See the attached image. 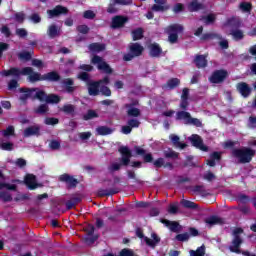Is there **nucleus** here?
<instances>
[{
  "instance_id": "f257e3e1",
  "label": "nucleus",
  "mask_w": 256,
  "mask_h": 256,
  "mask_svg": "<svg viewBox=\"0 0 256 256\" xmlns=\"http://www.w3.org/2000/svg\"><path fill=\"white\" fill-rule=\"evenodd\" d=\"M0 75H2V77H15V79H19L21 75H28L30 83H37V81L59 83V81H61V75L57 71H51L41 75L39 72H34L31 67H24L22 69H19L18 67H11L8 70H2Z\"/></svg>"
},
{
  "instance_id": "f03ea898",
  "label": "nucleus",
  "mask_w": 256,
  "mask_h": 256,
  "mask_svg": "<svg viewBox=\"0 0 256 256\" xmlns=\"http://www.w3.org/2000/svg\"><path fill=\"white\" fill-rule=\"evenodd\" d=\"M134 149H135L136 155H138L139 157H142L144 163H153L156 169H161V167H164V169H170V171H173L174 169L173 163L171 162L165 163V158L160 157L154 160L153 154L151 152L147 153V150L139 146H135Z\"/></svg>"
},
{
  "instance_id": "7ed1b4c3",
  "label": "nucleus",
  "mask_w": 256,
  "mask_h": 256,
  "mask_svg": "<svg viewBox=\"0 0 256 256\" xmlns=\"http://www.w3.org/2000/svg\"><path fill=\"white\" fill-rule=\"evenodd\" d=\"M255 153V150L250 147H242L232 149L231 155L234 159L238 160L240 165H246V163H251V161H253Z\"/></svg>"
},
{
  "instance_id": "20e7f679",
  "label": "nucleus",
  "mask_w": 256,
  "mask_h": 256,
  "mask_svg": "<svg viewBox=\"0 0 256 256\" xmlns=\"http://www.w3.org/2000/svg\"><path fill=\"white\" fill-rule=\"evenodd\" d=\"M119 153L121 154L120 163H113L111 166L108 167V170L113 173L114 171H119L121 166L127 167L131 163V157H133V153L131 149L127 146H121L118 149Z\"/></svg>"
},
{
  "instance_id": "39448f33",
  "label": "nucleus",
  "mask_w": 256,
  "mask_h": 256,
  "mask_svg": "<svg viewBox=\"0 0 256 256\" xmlns=\"http://www.w3.org/2000/svg\"><path fill=\"white\" fill-rule=\"evenodd\" d=\"M77 77L80 79V81H84V83L87 84L88 95L91 97H97V95H99L101 86L98 81L91 80V75L89 73L80 72Z\"/></svg>"
},
{
  "instance_id": "423d86ee",
  "label": "nucleus",
  "mask_w": 256,
  "mask_h": 256,
  "mask_svg": "<svg viewBox=\"0 0 256 256\" xmlns=\"http://www.w3.org/2000/svg\"><path fill=\"white\" fill-rule=\"evenodd\" d=\"M184 27L181 24H171L165 29L168 35V41L171 45H175L179 41V33H183Z\"/></svg>"
},
{
  "instance_id": "0eeeda50",
  "label": "nucleus",
  "mask_w": 256,
  "mask_h": 256,
  "mask_svg": "<svg viewBox=\"0 0 256 256\" xmlns=\"http://www.w3.org/2000/svg\"><path fill=\"white\" fill-rule=\"evenodd\" d=\"M242 233L243 228H236L233 230L234 238L232 240V245L229 246V251H231V253L241 255V245H243V238H241Z\"/></svg>"
},
{
  "instance_id": "6e6552de",
  "label": "nucleus",
  "mask_w": 256,
  "mask_h": 256,
  "mask_svg": "<svg viewBox=\"0 0 256 256\" xmlns=\"http://www.w3.org/2000/svg\"><path fill=\"white\" fill-rule=\"evenodd\" d=\"M91 64L97 65L98 71H102V73H105L106 75H112L113 73V68H111V66L107 62H105L103 57L99 55H94L91 58Z\"/></svg>"
},
{
  "instance_id": "1a4fd4ad",
  "label": "nucleus",
  "mask_w": 256,
  "mask_h": 256,
  "mask_svg": "<svg viewBox=\"0 0 256 256\" xmlns=\"http://www.w3.org/2000/svg\"><path fill=\"white\" fill-rule=\"evenodd\" d=\"M229 77V72L225 69H219L212 72L208 81L214 85H220L225 82V79Z\"/></svg>"
},
{
  "instance_id": "9d476101",
  "label": "nucleus",
  "mask_w": 256,
  "mask_h": 256,
  "mask_svg": "<svg viewBox=\"0 0 256 256\" xmlns=\"http://www.w3.org/2000/svg\"><path fill=\"white\" fill-rule=\"evenodd\" d=\"M59 181L66 183L67 189H75L79 185V180L67 173L60 175Z\"/></svg>"
},
{
  "instance_id": "9b49d317",
  "label": "nucleus",
  "mask_w": 256,
  "mask_h": 256,
  "mask_svg": "<svg viewBox=\"0 0 256 256\" xmlns=\"http://www.w3.org/2000/svg\"><path fill=\"white\" fill-rule=\"evenodd\" d=\"M126 23H129V17L123 15H116L112 18L111 28L121 29L125 27Z\"/></svg>"
},
{
  "instance_id": "f8f14e48",
  "label": "nucleus",
  "mask_w": 256,
  "mask_h": 256,
  "mask_svg": "<svg viewBox=\"0 0 256 256\" xmlns=\"http://www.w3.org/2000/svg\"><path fill=\"white\" fill-rule=\"evenodd\" d=\"M61 84L65 93H68V95H73L77 91V86H75V80L73 78H65L61 81Z\"/></svg>"
},
{
  "instance_id": "ddd939ff",
  "label": "nucleus",
  "mask_w": 256,
  "mask_h": 256,
  "mask_svg": "<svg viewBox=\"0 0 256 256\" xmlns=\"http://www.w3.org/2000/svg\"><path fill=\"white\" fill-rule=\"evenodd\" d=\"M67 13H69V9L62 5H57L52 10H47V14L50 19L59 17L61 15H67Z\"/></svg>"
},
{
  "instance_id": "4468645a",
  "label": "nucleus",
  "mask_w": 256,
  "mask_h": 256,
  "mask_svg": "<svg viewBox=\"0 0 256 256\" xmlns=\"http://www.w3.org/2000/svg\"><path fill=\"white\" fill-rule=\"evenodd\" d=\"M236 89L238 91V93H240V95L244 98L247 99V97H250L253 89L251 88V86H249V84H247L246 82H239L236 84Z\"/></svg>"
},
{
  "instance_id": "2eb2a0df",
  "label": "nucleus",
  "mask_w": 256,
  "mask_h": 256,
  "mask_svg": "<svg viewBox=\"0 0 256 256\" xmlns=\"http://www.w3.org/2000/svg\"><path fill=\"white\" fill-rule=\"evenodd\" d=\"M190 141L193 145V147H196V149H200V151H209V147L205 146L203 143V138L197 134H193L192 137L190 138Z\"/></svg>"
},
{
  "instance_id": "dca6fc26",
  "label": "nucleus",
  "mask_w": 256,
  "mask_h": 256,
  "mask_svg": "<svg viewBox=\"0 0 256 256\" xmlns=\"http://www.w3.org/2000/svg\"><path fill=\"white\" fill-rule=\"evenodd\" d=\"M135 105H137V101L124 104V109H127L128 117H141V110L139 108H135Z\"/></svg>"
},
{
  "instance_id": "f3484780",
  "label": "nucleus",
  "mask_w": 256,
  "mask_h": 256,
  "mask_svg": "<svg viewBox=\"0 0 256 256\" xmlns=\"http://www.w3.org/2000/svg\"><path fill=\"white\" fill-rule=\"evenodd\" d=\"M24 183L30 191H35V189L39 187V183H37V176L33 174H27L24 178Z\"/></svg>"
},
{
  "instance_id": "a211bd4d",
  "label": "nucleus",
  "mask_w": 256,
  "mask_h": 256,
  "mask_svg": "<svg viewBox=\"0 0 256 256\" xmlns=\"http://www.w3.org/2000/svg\"><path fill=\"white\" fill-rule=\"evenodd\" d=\"M160 223L168 227L172 231V233H179L181 231V225L177 221H171L168 219H160Z\"/></svg>"
},
{
  "instance_id": "6ab92c4d",
  "label": "nucleus",
  "mask_w": 256,
  "mask_h": 256,
  "mask_svg": "<svg viewBox=\"0 0 256 256\" xmlns=\"http://www.w3.org/2000/svg\"><path fill=\"white\" fill-rule=\"evenodd\" d=\"M149 49V56L152 58H158L161 57V54L163 53V48H161V45L158 43H152L148 46Z\"/></svg>"
},
{
  "instance_id": "aec40b11",
  "label": "nucleus",
  "mask_w": 256,
  "mask_h": 256,
  "mask_svg": "<svg viewBox=\"0 0 256 256\" xmlns=\"http://www.w3.org/2000/svg\"><path fill=\"white\" fill-rule=\"evenodd\" d=\"M243 22L240 18L232 16L224 22V27H231L232 29H240Z\"/></svg>"
},
{
  "instance_id": "412c9836",
  "label": "nucleus",
  "mask_w": 256,
  "mask_h": 256,
  "mask_svg": "<svg viewBox=\"0 0 256 256\" xmlns=\"http://www.w3.org/2000/svg\"><path fill=\"white\" fill-rule=\"evenodd\" d=\"M24 137H39L41 135V127L39 125L29 126L24 130Z\"/></svg>"
},
{
  "instance_id": "4be33fe9",
  "label": "nucleus",
  "mask_w": 256,
  "mask_h": 256,
  "mask_svg": "<svg viewBox=\"0 0 256 256\" xmlns=\"http://www.w3.org/2000/svg\"><path fill=\"white\" fill-rule=\"evenodd\" d=\"M151 238L145 236L144 241L148 247H151V249H155L157 247L158 243H161V238L157 235V233H152Z\"/></svg>"
},
{
  "instance_id": "5701e85b",
  "label": "nucleus",
  "mask_w": 256,
  "mask_h": 256,
  "mask_svg": "<svg viewBox=\"0 0 256 256\" xmlns=\"http://www.w3.org/2000/svg\"><path fill=\"white\" fill-rule=\"evenodd\" d=\"M197 69H205L208 65L207 56L197 54L193 60Z\"/></svg>"
},
{
  "instance_id": "b1692460",
  "label": "nucleus",
  "mask_w": 256,
  "mask_h": 256,
  "mask_svg": "<svg viewBox=\"0 0 256 256\" xmlns=\"http://www.w3.org/2000/svg\"><path fill=\"white\" fill-rule=\"evenodd\" d=\"M107 49L105 43L94 42L88 45V50L91 53H103Z\"/></svg>"
},
{
  "instance_id": "393cba45",
  "label": "nucleus",
  "mask_w": 256,
  "mask_h": 256,
  "mask_svg": "<svg viewBox=\"0 0 256 256\" xmlns=\"http://www.w3.org/2000/svg\"><path fill=\"white\" fill-rule=\"evenodd\" d=\"M191 119V113L186 110H181L176 112V121H183L184 125H189V121Z\"/></svg>"
},
{
  "instance_id": "a878e982",
  "label": "nucleus",
  "mask_w": 256,
  "mask_h": 256,
  "mask_svg": "<svg viewBox=\"0 0 256 256\" xmlns=\"http://www.w3.org/2000/svg\"><path fill=\"white\" fill-rule=\"evenodd\" d=\"M35 91H38V88H20V93H25L20 96V101H27L29 98L33 99Z\"/></svg>"
},
{
  "instance_id": "bb28decb",
  "label": "nucleus",
  "mask_w": 256,
  "mask_h": 256,
  "mask_svg": "<svg viewBox=\"0 0 256 256\" xmlns=\"http://www.w3.org/2000/svg\"><path fill=\"white\" fill-rule=\"evenodd\" d=\"M130 53H133L136 57H141L143 55L144 48L139 43H132L129 46Z\"/></svg>"
},
{
  "instance_id": "cd10ccee",
  "label": "nucleus",
  "mask_w": 256,
  "mask_h": 256,
  "mask_svg": "<svg viewBox=\"0 0 256 256\" xmlns=\"http://www.w3.org/2000/svg\"><path fill=\"white\" fill-rule=\"evenodd\" d=\"M203 9H205V6L201 3H199L198 0H193L188 5V10L190 11V13H195V12L201 11Z\"/></svg>"
},
{
  "instance_id": "c85d7f7f",
  "label": "nucleus",
  "mask_w": 256,
  "mask_h": 256,
  "mask_svg": "<svg viewBox=\"0 0 256 256\" xmlns=\"http://www.w3.org/2000/svg\"><path fill=\"white\" fill-rule=\"evenodd\" d=\"M200 39L201 41H213L215 39H217L218 41H222L223 36L217 33H204Z\"/></svg>"
},
{
  "instance_id": "c756f323",
  "label": "nucleus",
  "mask_w": 256,
  "mask_h": 256,
  "mask_svg": "<svg viewBox=\"0 0 256 256\" xmlns=\"http://www.w3.org/2000/svg\"><path fill=\"white\" fill-rule=\"evenodd\" d=\"M230 35H232L234 41H243L245 39V32L239 28L232 29Z\"/></svg>"
},
{
  "instance_id": "7c9ffc66",
  "label": "nucleus",
  "mask_w": 256,
  "mask_h": 256,
  "mask_svg": "<svg viewBox=\"0 0 256 256\" xmlns=\"http://www.w3.org/2000/svg\"><path fill=\"white\" fill-rule=\"evenodd\" d=\"M164 159H170L171 161H175L179 159V152H175L173 149L168 148V150L163 151Z\"/></svg>"
},
{
  "instance_id": "2f4dec72",
  "label": "nucleus",
  "mask_w": 256,
  "mask_h": 256,
  "mask_svg": "<svg viewBox=\"0 0 256 256\" xmlns=\"http://www.w3.org/2000/svg\"><path fill=\"white\" fill-rule=\"evenodd\" d=\"M119 191H121V189L119 188H112V189H103V190H99V196L100 197H111L113 195H117V193H119Z\"/></svg>"
},
{
  "instance_id": "473e14b6",
  "label": "nucleus",
  "mask_w": 256,
  "mask_h": 256,
  "mask_svg": "<svg viewBox=\"0 0 256 256\" xmlns=\"http://www.w3.org/2000/svg\"><path fill=\"white\" fill-rule=\"evenodd\" d=\"M60 111L65 113V115H71L72 117H75V105L73 104H65L62 108H60Z\"/></svg>"
},
{
  "instance_id": "72a5a7b5",
  "label": "nucleus",
  "mask_w": 256,
  "mask_h": 256,
  "mask_svg": "<svg viewBox=\"0 0 256 256\" xmlns=\"http://www.w3.org/2000/svg\"><path fill=\"white\" fill-rule=\"evenodd\" d=\"M179 85H181V80H179V78H171L167 81V83L165 84L166 89H176V87H179Z\"/></svg>"
},
{
  "instance_id": "f704fd0d",
  "label": "nucleus",
  "mask_w": 256,
  "mask_h": 256,
  "mask_svg": "<svg viewBox=\"0 0 256 256\" xmlns=\"http://www.w3.org/2000/svg\"><path fill=\"white\" fill-rule=\"evenodd\" d=\"M171 142L173 143L174 147H179L180 149H185L187 147V144L181 143V138L179 136L172 134L170 136Z\"/></svg>"
},
{
  "instance_id": "c9c22d12",
  "label": "nucleus",
  "mask_w": 256,
  "mask_h": 256,
  "mask_svg": "<svg viewBox=\"0 0 256 256\" xmlns=\"http://www.w3.org/2000/svg\"><path fill=\"white\" fill-rule=\"evenodd\" d=\"M97 135H101L105 137L106 135H111L113 133V129L107 126H98L96 128Z\"/></svg>"
},
{
  "instance_id": "e433bc0d",
  "label": "nucleus",
  "mask_w": 256,
  "mask_h": 256,
  "mask_svg": "<svg viewBox=\"0 0 256 256\" xmlns=\"http://www.w3.org/2000/svg\"><path fill=\"white\" fill-rule=\"evenodd\" d=\"M205 223H207V225H222L223 219L218 216H210L205 220Z\"/></svg>"
},
{
  "instance_id": "4c0bfd02",
  "label": "nucleus",
  "mask_w": 256,
  "mask_h": 256,
  "mask_svg": "<svg viewBox=\"0 0 256 256\" xmlns=\"http://www.w3.org/2000/svg\"><path fill=\"white\" fill-rule=\"evenodd\" d=\"M99 114L93 109H89L86 114L83 115L84 121H91V119H97Z\"/></svg>"
},
{
  "instance_id": "58836bf2",
  "label": "nucleus",
  "mask_w": 256,
  "mask_h": 256,
  "mask_svg": "<svg viewBox=\"0 0 256 256\" xmlns=\"http://www.w3.org/2000/svg\"><path fill=\"white\" fill-rule=\"evenodd\" d=\"M46 103H51V104L61 103V97L57 94H49L46 97Z\"/></svg>"
},
{
  "instance_id": "ea45409f",
  "label": "nucleus",
  "mask_w": 256,
  "mask_h": 256,
  "mask_svg": "<svg viewBox=\"0 0 256 256\" xmlns=\"http://www.w3.org/2000/svg\"><path fill=\"white\" fill-rule=\"evenodd\" d=\"M48 35L50 39H55L57 35H59V29L57 28V25H50L48 28Z\"/></svg>"
},
{
  "instance_id": "a19ab883",
  "label": "nucleus",
  "mask_w": 256,
  "mask_h": 256,
  "mask_svg": "<svg viewBox=\"0 0 256 256\" xmlns=\"http://www.w3.org/2000/svg\"><path fill=\"white\" fill-rule=\"evenodd\" d=\"M143 38V28H137L132 31L133 41H139Z\"/></svg>"
},
{
  "instance_id": "79ce46f5",
  "label": "nucleus",
  "mask_w": 256,
  "mask_h": 256,
  "mask_svg": "<svg viewBox=\"0 0 256 256\" xmlns=\"http://www.w3.org/2000/svg\"><path fill=\"white\" fill-rule=\"evenodd\" d=\"M33 101H35V99H38V101H46L47 102V93H45V91L43 90H39L36 92V94L34 96H32Z\"/></svg>"
},
{
  "instance_id": "37998d69",
  "label": "nucleus",
  "mask_w": 256,
  "mask_h": 256,
  "mask_svg": "<svg viewBox=\"0 0 256 256\" xmlns=\"http://www.w3.org/2000/svg\"><path fill=\"white\" fill-rule=\"evenodd\" d=\"M0 199H2L4 203H11V201H13V196H11V193L7 191H1Z\"/></svg>"
},
{
  "instance_id": "c03bdc74",
  "label": "nucleus",
  "mask_w": 256,
  "mask_h": 256,
  "mask_svg": "<svg viewBox=\"0 0 256 256\" xmlns=\"http://www.w3.org/2000/svg\"><path fill=\"white\" fill-rule=\"evenodd\" d=\"M239 7L244 13H251L253 4H251V2H241Z\"/></svg>"
},
{
  "instance_id": "a18cd8bd",
  "label": "nucleus",
  "mask_w": 256,
  "mask_h": 256,
  "mask_svg": "<svg viewBox=\"0 0 256 256\" xmlns=\"http://www.w3.org/2000/svg\"><path fill=\"white\" fill-rule=\"evenodd\" d=\"M182 205L185 209H199V205L190 200H183Z\"/></svg>"
},
{
  "instance_id": "49530a36",
  "label": "nucleus",
  "mask_w": 256,
  "mask_h": 256,
  "mask_svg": "<svg viewBox=\"0 0 256 256\" xmlns=\"http://www.w3.org/2000/svg\"><path fill=\"white\" fill-rule=\"evenodd\" d=\"M32 57H33V55L31 54V52H27V51L20 52L18 54V59L20 61H31Z\"/></svg>"
},
{
  "instance_id": "de8ad7c7",
  "label": "nucleus",
  "mask_w": 256,
  "mask_h": 256,
  "mask_svg": "<svg viewBox=\"0 0 256 256\" xmlns=\"http://www.w3.org/2000/svg\"><path fill=\"white\" fill-rule=\"evenodd\" d=\"M0 149L2 151H13L15 144H13V142H3L0 144Z\"/></svg>"
},
{
  "instance_id": "09e8293b",
  "label": "nucleus",
  "mask_w": 256,
  "mask_h": 256,
  "mask_svg": "<svg viewBox=\"0 0 256 256\" xmlns=\"http://www.w3.org/2000/svg\"><path fill=\"white\" fill-rule=\"evenodd\" d=\"M190 256H205V247H198L196 250L189 251Z\"/></svg>"
},
{
  "instance_id": "8fccbe9b",
  "label": "nucleus",
  "mask_w": 256,
  "mask_h": 256,
  "mask_svg": "<svg viewBox=\"0 0 256 256\" xmlns=\"http://www.w3.org/2000/svg\"><path fill=\"white\" fill-rule=\"evenodd\" d=\"M47 111H49V106H47V104H41L37 109L34 110L37 115H45Z\"/></svg>"
},
{
  "instance_id": "3c124183",
  "label": "nucleus",
  "mask_w": 256,
  "mask_h": 256,
  "mask_svg": "<svg viewBox=\"0 0 256 256\" xmlns=\"http://www.w3.org/2000/svg\"><path fill=\"white\" fill-rule=\"evenodd\" d=\"M3 137H13L15 135V127L8 126L5 130L2 131Z\"/></svg>"
},
{
  "instance_id": "603ef678",
  "label": "nucleus",
  "mask_w": 256,
  "mask_h": 256,
  "mask_svg": "<svg viewBox=\"0 0 256 256\" xmlns=\"http://www.w3.org/2000/svg\"><path fill=\"white\" fill-rule=\"evenodd\" d=\"M190 237L191 236L189 235V233L185 232V233L176 235L175 239H176V241H180L181 243H185V241H189Z\"/></svg>"
},
{
  "instance_id": "864d4df0",
  "label": "nucleus",
  "mask_w": 256,
  "mask_h": 256,
  "mask_svg": "<svg viewBox=\"0 0 256 256\" xmlns=\"http://www.w3.org/2000/svg\"><path fill=\"white\" fill-rule=\"evenodd\" d=\"M192 193H199L200 195H205V186L204 185H196L191 187Z\"/></svg>"
},
{
  "instance_id": "5fc2aeb1",
  "label": "nucleus",
  "mask_w": 256,
  "mask_h": 256,
  "mask_svg": "<svg viewBox=\"0 0 256 256\" xmlns=\"http://www.w3.org/2000/svg\"><path fill=\"white\" fill-rule=\"evenodd\" d=\"M76 31H78V33H81L82 35H87L90 31V28L89 26L82 24L77 26Z\"/></svg>"
},
{
  "instance_id": "6e6d98bb",
  "label": "nucleus",
  "mask_w": 256,
  "mask_h": 256,
  "mask_svg": "<svg viewBox=\"0 0 256 256\" xmlns=\"http://www.w3.org/2000/svg\"><path fill=\"white\" fill-rule=\"evenodd\" d=\"M100 93L104 97H111L112 95L111 88L108 86H100Z\"/></svg>"
},
{
  "instance_id": "4d7b16f0",
  "label": "nucleus",
  "mask_w": 256,
  "mask_h": 256,
  "mask_svg": "<svg viewBox=\"0 0 256 256\" xmlns=\"http://www.w3.org/2000/svg\"><path fill=\"white\" fill-rule=\"evenodd\" d=\"M164 4H154L153 6H152V11H155L156 13H159V12H165V11H167V6H163Z\"/></svg>"
},
{
  "instance_id": "13d9d810",
  "label": "nucleus",
  "mask_w": 256,
  "mask_h": 256,
  "mask_svg": "<svg viewBox=\"0 0 256 256\" xmlns=\"http://www.w3.org/2000/svg\"><path fill=\"white\" fill-rule=\"evenodd\" d=\"M14 20L16 23H24L25 22V14L23 12H17L14 14Z\"/></svg>"
},
{
  "instance_id": "bf43d9fd",
  "label": "nucleus",
  "mask_w": 256,
  "mask_h": 256,
  "mask_svg": "<svg viewBox=\"0 0 256 256\" xmlns=\"http://www.w3.org/2000/svg\"><path fill=\"white\" fill-rule=\"evenodd\" d=\"M45 125H59V118L47 117L44 120Z\"/></svg>"
},
{
  "instance_id": "052dcab7",
  "label": "nucleus",
  "mask_w": 256,
  "mask_h": 256,
  "mask_svg": "<svg viewBox=\"0 0 256 256\" xmlns=\"http://www.w3.org/2000/svg\"><path fill=\"white\" fill-rule=\"evenodd\" d=\"M17 87H19V82L17 81V79H11L8 82V91H15Z\"/></svg>"
},
{
  "instance_id": "680f3d73",
  "label": "nucleus",
  "mask_w": 256,
  "mask_h": 256,
  "mask_svg": "<svg viewBox=\"0 0 256 256\" xmlns=\"http://www.w3.org/2000/svg\"><path fill=\"white\" fill-rule=\"evenodd\" d=\"M127 125H129L132 129H137L141 122L138 119L132 118L127 121Z\"/></svg>"
},
{
  "instance_id": "e2e57ef3",
  "label": "nucleus",
  "mask_w": 256,
  "mask_h": 256,
  "mask_svg": "<svg viewBox=\"0 0 256 256\" xmlns=\"http://www.w3.org/2000/svg\"><path fill=\"white\" fill-rule=\"evenodd\" d=\"M49 147L52 151H58V149H61V142L57 140H52L49 143Z\"/></svg>"
},
{
  "instance_id": "0e129e2a",
  "label": "nucleus",
  "mask_w": 256,
  "mask_h": 256,
  "mask_svg": "<svg viewBox=\"0 0 256 256\" xmlns=\"http://www.w3.org/2000/svg\"><path fill=\"white\" fill-rule=\"evenodd\" d=\"M119 256H135V252L132 249L124 248L119 252Z\"/></svg>"
},
{
  "instance_id": "69168bd1",
  "label": "nucleus",
  "mask_w": 256,
  "mask_h": 256,
  "mask_svg": "<svg viewBox=\"0 0 256 256\" xmlns=\"http://www.w3.org/2000/svg\"><path fill=\"white\" fill-rule=\"evenodd\" d=\"M0 32L2 33V35H4L7 39H9V37H11V29L8 28L7 25H4L0 28Z\"/></svg>"
},
{
  "instance_id": "338daca9",
  "label": "nucleus",
  "mask_w": 256,
  "mask_h": 256,
  "mask_svg": "<svg viewBox=\"0 0 256 256\" xmlns=\"http://www.w3.org/2000/svg\"><path fill=\"white\" fill-rule=\"evenodd\" d=\"M115 5H117L115 0L110 2L109 5H108V8H107V13H111V14L117 13V8L115 7Z\"/></svg>"
},
{
  "instance_id": "774afa93",
  "label": "nucleus",
  "mask_w": 256,
  "mask_h": 256,
  "mask_svg": "<svg viewBox=\"0 0 256 256\" xmlns=\"http://www.w3.org/2000/svg\"><path fill=\"white\" fill-rule=\"evenodd\" d=\"M30 21H32V23H41V16L38 13H33L30 17H29Z\"/></svg>"
}]
</instances>
